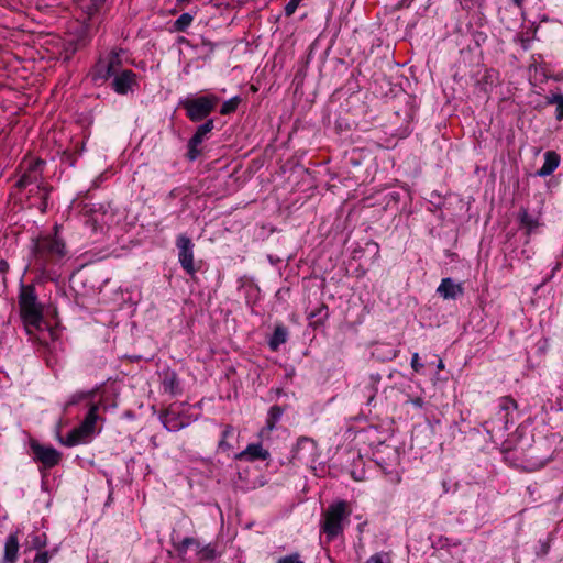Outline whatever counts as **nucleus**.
I'll return each instance as SVG.
<instances>
[{
    "mask_svg": "<svg viewBox=\"0 0 563 563\" xmlns=\"http://www.w3.org/2000/svg\"><path fill=\"white\" fill-rule=\"evenodd\" d=\"M47 543L45 533L33 532L27 537V544L36 550L44 548Z\"/></svg>",
    "mask_w": 563,
    "mask_h": 563,
    "instance_id": "5701e85b",
    "label": "nucleus"
},
{
    "mask_svg": "<svg viewBox=\"0 0 563 563\" xmlns=\"http://www.w3.org/2000/svg\"><path fill=\"white\" fill-rule=\"evenodd\" d=\"M560 155L554 151H548L544 153V163L540 169L536 172L539 177L550 176L560 165Z\"/></svg>",
    "mask_w": 563,
    "mask_h": 563,
    "instance_id": "dca6fc26",
    "label": "nucleus"
},
{
    "mask_svg": "<svg viewBox=\"0 0 563 563\" xmlns=\"http://www.w3.org/2000/svg\"><path fill=\"white\" fill-rule=\"evenodd\" d=\"M437 292L444 299H456L463 295L461 284H455L452 278H443L439 285Z\"/></svg>",
    "mask_w": 563,
    "mask_h": 563,
    "instance_id": "2eb2a0df",
    "label": "nucleus"
},
{
    "mask_svg": "<svg viewBox=\"0 0 563 563\" xmlns=\"http://www.w3.org/2000/svg\"><path fill=\"white\" fill-rule=\"evenodd\" d=\"M269 452L261 443H251L243 451L235 454L234 459L239 461H265L269 457Z\"/></svg>",
    "mask_w": 563,
    "mask_h": 563,
    "instance_id": "ddd939ff",
    "label": "nucleus"
},
{
    "mask_svg": "<svg viewBox=\"0 0 563 563\" xmlns=\"http://www.w3.org/2000/svg\"><path fill=\"white\" fill-rule=\"evenodd\" d=\"M44 165V161L35 159L31 161L16 183L19 189H24L26 186L36 183L41 177V167Z\"/></svg>",
    "mask_w": 563,
    "mask_h": 563,
    "instance_id": "f8f14e48",
    "label": "nucleus"
},
{
    "mask_svg": "<svg viewBox=\"0 0 563 563\" xmlns=\"http://www.w3.org/2000/svg\"><path fill=\"white\" fill-rule=\"evenodd\" d=\"M233 434L234 428L232 426H225L224 430L222 431V437L218 443V449L220 451L227 452L232 448V445L228 442V438L233 437Z\"/></svg>",
    "mask_w": 563,
    "mask_h": 563,
    "instance_id": "b1692460",
    "label": "nucleus"
},
{
    "mask_svg": "<svg viewBox=\"0 0 563 563\" xmlns=\"http://www.w3.org/2000/svg\"><path fill=\"white\" fill-rule=\"evenodd\" d=\"M198 555L200 560H212L216 558V549L207 544L199 550Z\"/></svg>",
    "mask_w": 563,
    "mask_h": 563,
    "instance_id": "c85d7f7f",
    "label": "nucleus"
},
{
    "mask_svg": "<svg viewBox=\"0 0 563 563\" xmlns=\"http://www.w3.org/2000/svg\"><path fill=\"white\" fill-rule=\"evenodd\" d=\"M438 368L439 369H443L444 368V364H443V362L441 360L439 361Z\"/></svg>",
    "mask_w": 563,
    "mask_h": 563,
    "instance_id": "c03bdc74",
    "label": "nucleus"
},
{
    "mask_svg": "<svg viewBox=\"0 0 563 563\" xmlns=\"http://www.w3.org/2000/svg\"><path fill=\"white\" fill-rule=\"evenodd\" d=\"M112 88L119 95H125L135 85V74L130 69H124L113 76Z\"/></svg>",
    "mask_w": 563,
    "mask_h": 563,
    "instance_id": "4468645a",
    "label": "nucleus"
},
{
    "mask_svg": "<svg viewBox=\"0 0 563 563\" xmlns=\"http://www.w3.org/2000/svg\"><path fill=\"white\" fill-rule=\"evenodd\" d=\"M284 413V410L279 406H272L268 410L267 419L264 431H272L275 428L276 422H278Z\"/></svg>",
    "mask_w": 563,
    "mask_h": 563,
    "instance_id": "aec40b11",
    "label": "nucleus"
},
{
    "mask_svg": "<svg viewBox=\"0 0 563 563\" xmlns=\"http://www.w3.org/2000/svg\"><path fill=\"white\" fill-rule=\"evenodd\" d=\"M548 103L556 106L555 118L559 121L563 120V95H552L548 98Z\"/></svg>",
    "mask_w": 563,
    "mask_h": 563,
    "instance_id": "393cba45",
    "label": "nucleus"
},
{
    "mask_svg": "<svg viewBox=\"0 0 563 563\" xmlns=\"http://www.w3.org/2000/svg\"><path fill=\"white\" fill-rule=\"evenodd\" d=\"M51 555L47 551L38 552L34 558V563H48Z\"/></svg>",
    "mask_w": 563,
    "mask_h": 563,
    "instance_id": "c9c22d12",
    "label": "nucleus"
},
{
    "mask_svg": "<svg viewBox=\"0 0 563 563\" xmlns=\"http://www.w3.org/2000/svg\"><path fill=\"white\" fill-rule=\"evenodd\" d=\"M43 190L45 191L44 197H43V199L45 200V199H46V196L48 195V190H47V188H45V187L43 188Z\"/></svg>",
    "mask_w": 563,
    "mask_h": 563,
    "instance_id": "a18cd8bd",
    "label": "nucleus"
},
{
    "mask_svg": "<svg viewBox=\"0 0 563 563\" xmlns=\"http://www.w3.org/2000/svg\"><path fill=\"white\" fill-rule=\"evenodd\" d=\"M277 563H303L299 553L295 552L278 559Z\"/></svg>",
    "mask_w": 563,
    "mask_h": 563,
    "instance_id": "7c9ffc66",
    "label": "nucleus"
},
{
    "mask_svg": "<svg viewBox=\"0 0 563 563\" xmlns=\"http://www.w3.org/2000/svg\"><path fill=\"white\" fill-rule=\"evenodd\" d=\"M548 551H549V545L545 542H542L539 554L545 555L548 553Z\"/></svg>",
    "mask_w": 563,
    "mask_h": 563,
    "instance_id": "a19ab883",
    "label": "nucleus"
},
{
    "mask_svg": "<svg viewBox=\"0 0 563 563\" xmlns=\"http://www.w3.org/2000/svg\"><path fill=\"white\" fill-rule=\"evenodd\" d=\"M496 75H497V73L495 70L490 69V70L486 71L485 78L487 81L489 80L490 82H493L494 79L496 78Z\"/></svg>",
    "mask_w": 563,
    "mask_h": 563,
    "instance_id": "ea45409f",
    "label": "nucleus"
},
{
    "mask_svg": "<svg viewBox=\"0 0 563 563\" xmlns=\"http://www.w3.org/2000/svg\"><path fill=\"white\" fill-rule=\"evenodd\" d=\"M366 563H393L389 553L378 552L371 555Z\"/></svg>",
    "mask_w": 563,
    "mask_h": 563,
    "instance_id": "cd10ccee",
    "label": "nucleus"
},
{
    "mask_svg": "<svg viewBox=\"0 0 563 563\" xmlns=\"http://www.w3.org/2000/svg\"><path fill=\"white\" fill-rule=\"evenodd\" d=\"M517 409V402L511 397L505 396L499 398L497 411L494 417L484 422V429L493 435L496 432H506L509 424H512V412Z\"/></svg>",
    "mask_w": 563,
    "mask_h": 563,
    "instance_id": "20e7f679",
    "label": "nucleus"
},
{
    "mask_svg": "<svg viewBox=\"0 0 563 563\" xmlns=\"http://www.w3.org/2000/svg\"><path fill=\"white\" fill-rule=\"evenodd\" d=\"M240 97L235 96L223 102L220 109V113L225 115L234 112L240 103Z\"/></svg>",
    "mask_w": 563,
    "mask_h": 563,
    "instance_id": "bb28decb",
    "label": "nucleus"
},
{
    "mask_svg": "<svg viewBox=\"0 0 563 563\" xmlns=\"http://www.w3.org/2000/svg\"><path fill=\"white\" fill-rule=\"evenodd\" d=\"M196 540L194 538H185L181 541V550L186 551L190 545L195 544Z\"/></svg>",
    "mask_w": 563,
    "mask_h": 563,
    "instance_id": "58836bf2",
    "label": "nucleus"
},
{
    "mask_svg": "<svg viewBox=\"0 0 563 563\" xmlns=\"http://www.w3.org/2000/svg\"><path fill=\"white\" fill-rule=\"evenodd\" d=\"M519 219L521 224L528 230L529 233L539 225L538 217L530 214L526 209L520 210Z\"/></svg>",
    "mask_w": 563,
    "mask_h": 563,
    "instance_id": "412c9836",
    "label": "nucleus"
},
{
    "mask_svg": "<svg viewBox=\"0 0 563 563\" xmlns=\"http://www.w3.org/2000/svg\"><path fill=\"white\" fill-rule=\"evenodd\" d=\"M328 316V307L325 305H321L316 311L310 313V318H316L317 322H322Z\"/></svg>",
    "mask_w": 563,
    "mask_h": 563,
    "instance_id": "c756f323",
    "label": "nucleus"
},
{
    "mask_svg": "<svg viewBox=\"0 0 563 563\" xmlns=\"http://www.w3.org/2000/svg\"><path fill=\"white\" fill-rule=\"evenodd\" d=\"M163 388L165 391L176 394L178 391V379L174 372L166 373L163 378Z\"/></svg>",
    "mask_w": 563,
    "mask_h": 563,
    "instance_id": "4be33fe9",
    "label": "nucleus"
},
{
    "mask_svg": "<svg viewBox=\"0 0 563 563\" xmlns=\"http://www.w3.org/2000/svg\"><path fill=\"white\" fill-rule=\"evenodd\" d=\"M120 57L115 53L109 54L104 58H100L91 70V80L95 85L104 84L110 77L117 74L120 68Z\"/></svg>",
    "mask_w": 563,
    "mask_h": 563,
    "instance_id": "0eeeda50",
    "label": "nucleus"
},
{
    "mask_svg": "<svg viewBox=\"0 0 563 563\" xmlns=\"http://www.w3.org/2000/svg\"><path fill=\"white\" fill-rule=\"evenodd\" d=\"M397 356V352L394 349H390L388 352V358H394Z\"/></svg>",
    "mask_w": 563,
    "mask_h": 563,
    "instance_id": "79ce46f5",
    "label": "nucleus"
},
{
    "mask_svg": "<svg viewBox=\"0 0 563 563\" xmlns=\"http://www.w3.org/2000/svg\"><path fill=\"white\" fill-rule=\"evenodd\" d=\"M178 249V261L187 274L194 275L196 268L194 265V243L187 235H179L176 240Z\"/></svg>",
    "mask_w": 563,
    "mask_h": 563,
    "instance_id": "6e6552de",
    "label": "nucleus"
},
{
    "mask_svg": "<svg viewBox=\"0 0 563 563\" xmlns=\"http://www.w3.org/2000/svg\"><path fill=\"white\" fill-rule=\"evenodd\" d=\"M198 47L200 48L201 53H205L206 55L212 54L214 49L213 43L207 38H201V42L200 44H198Z\"/></svg>",
    "mask_w": 563,
    "mask_h": 563,
    "instance_id": "2f4dec72",
    "label": "nucleus"
},
{
    "mask_svg": "<svg viewBox=\"0 0 563 563\" xmlns=\"http://www.w3.org/2000/svg\"><path fill=\"white\" fill-rule=\"evenodd\" d=\"M517 7H521L525 0H511Z\"/></svg>",
    "mask_w": 563,
    "mask_h": 563,
    "instance_id": "37998d69",
    "label": "nucleus"
},
{
    "mask_svg": "<svg viewBox=\"0 0 563 563\" xmlns=\"http://www.w3.org/2000/svg\"><path fill=\"white\" fill-rule=\"evenodd\" d=\"M288 332L284 327H276L271 339H269V347L273 351H276L282 344L287 341Z\"/></svg>",
    "mask_w": 563,
    "mask_h": 563,
    "instance_id": "6ab92c4d",
    "label": "nucleus"
},
{
    "mask_svg": "<svg viewBox=\"0 0 563 563\" xmlns=\"http://www.w3.org/2000/svg\"><path fill=\"white\" fill-rule=\"evenodd\" d=\"M407 404H411L413 407L416 408H423L424 406V400L421 398V397H409L408 400L406 401Z\"/></svg>",
    "mask_w": 563,
    "mask_h": 563,
    "instance_id": "e433bc0d",
    "label": "nucleus"
},
{
    "mask_svg": "<svg viewBox=\"0 0 563 563\" xmlns=\"http://www.w3.org/2000/svg\"><path fill=\"white\" fill-rule=\"evenodd\" d=\"M301 0H290L286 5H285V15L286 16H291L297 8L299 7Z\"/></svg>",
    "mask_w": 563,
    "mask_h": 563,
    "instance_id": "473e14b6",
    "label": "nucleus"
},
{
    "mask_svg": "<svg viewBox=\"0 0 563 563\" xmlns=\"http://www.w3.org/2000/svg\"><path fill=\"white\" fill-rule=\"evenodd\" d=\"M19 553V539L16 533L8 536L4 543V553L1 563H15Z\"/></svg>",
    "mask_w": 563,
    "mask_h": 563,
    "instance_id": "f3484780",
    "label": "nucleus"
},
{
    "mask_svg": "<svg viewBox=\"0 0 563 563\" xmlns=\"http://www.w3.org/2000/svg\"><path fill=\"white\" fill-rule=\"evenodd\" d=\"M8 269H9V264L7 263V261L1 260L0 261V278L2 282L3 288H5V273L8 272Z\"/></svg>",
    "mask_w": 563,
    "mask_h": 563,
    "instance_id": "f704fd0d",
    "label": "nucleus"
},
{
    "mask_svg": "<svg viewBox=\"0 0 563 563\" xmlns=\"http://www.w3.org/2000/svg\"><path fill=\"white\" fill-rule=\"evenodd\" d=\"M317 445L309 438H300L292 450V457L298 462L309 464L316 460Z\"/></svg>",
    "mask_w": 563,
    "mask_h": 563,
    "instance_id": "9d476101",
    "label": "nucleus"
},
{
    "mask_svg": "<svg viewBox=\"0 0 563 563\" xmlns=\"http://www.w3.org/2000/svg\"><path fill=\"white\" fill-rule=\"evenodd\" d=\"M99 404H89V410L82 422L73 429L63 443L66 446H75L80 443H86L95 433L96 422L98 420Z\"/></svg>",
    "mask_w": 563,
    "mask_h": 563,
    "instance_id": "39448f33",
    "label": "nucleus"
},
{
    "mask_svg": "<svg viewBox=\"0 0 563 563\" xmlns=\"http://www.w3.org/2000/svg\"><path fill=\"white\" fill-rule=\"evenodd\" d=\"M213 129V120L209 119L205 123L198 126L195 134L191 136V139L188 142V158L189 161H195L199 154L200 151L198 150V146L203 142L206 135Z\"/></svg>",
    "mask_w": 563,
    "mask_h": 563,
    "instance_id": "9b49d317",
    "label": "nucleus"
},
{
    "mask_svg": "<svg viewBox=\"0 0 563 563\" xmlns=\"http://www.w3.org/2000/svg\"><path fill=\"white\" fill-rule=\"evenodd\" d=\"M411 367L416 372H419L423 367V365L419 362V354L418 353H413L412 354Z\"/></svg>",
    "mask_w": 563,
    "mask_h": 563,
    "instance_id": "4c0bfd02",
    "label": "nucleus"
},
{
    "mask_svg": "<svg viewBox=\"0 0 563 563\" xmlns=\"http://www.w3.org/2000/svg\"><path fill=\"white\" fill-rule=\"evenodd\" d=\"M352 508L345 500L332 503L323 512L321 531L330 542L343 533L344 528L350 523Z\"/></svg>",
    "mask_w": 563,
    "mask_h": 563,
    "instance_id": "f03ea898",
    "label": "nucleus"
},
{
    "mask_svg": "<svg viewBox=\"0 0 563 563\" xmlns=\"http://www.w3.org/2000/svg\"><path fill=\"white\" fill-rule=\"evenodd\" d=\"M218 101V97L208 95L185 100L181 102V106L186 109L187 117L191 121L198 122L207 118L213 111Z\"/></svg>",
    "mask_w": 563,
    "mask_h": 563,
    "instance_id": "423d86ee",
    "label": "nucleus"
},
{
    "mask_svg": "<svg viewBox=\"0 0 563 563\" xmlns=\"http://www.w3.org/2000/svg\"><path fill=\"white\" fill-rule=\"evenodd\" d=\"M194 18L189 13H183L174 23V27L178 32H184L192 22Z\"/></svg>",
    "mask_w": 563,
    "mask_h": 563,
    "instance_id": "a878e982",
    "label": "nucleus"
},
{
    "mask_svg": "<svg viewBox=\"0 0 563 563\" xmlns=\"http://www.w3.org/2000/svg\"><path fill=\"white\" fill-rule=\"evenodd\" d=\"M31 450L34 460L42 463L44 467L51 468L60 461V453L51 445H42L36 441L31 442Z\"/></svg>",
    "mask_w": 563,
    "mask_h": 563,
    "instance_id": "1a4fd4ad",
    "label": "nucleus"
},
{
    "mask_svg": "<svg viewBox=\"0 0 563 563\" xmlns=\"http://www.w3.org/2000/svg\"><path fill=\"white\" fill-rule=\"evenodd\" d=\"M106 2L107 0H91V3L88 8V13L93 14L98 12Z\"/></svg>",
    "mask_w": 563,
    "mask_h": 563,
    "instance_id": "72a5a7b5",
    "label": "nucleus"
},
{
    "mask_svg": "<svg viewBox=\"0 0 563 563\" xmlns=\"http://www.w3.org/2000/svg\"><path fill=\"white\" fill-rule=\"evenodd\" d=\"M20 314L29 333L40 329L43 323V305L38 301L34 285H20L19 289Z\"/></svg>",
    "mask_w": 563,
    "mask_h": 563,
    "instance_id": "f257e3e1",
    "label": "nucleus"
},
{
    "mask_svg": "<svg viewBox=\"0 0 563 563\" xmlns=\"http://www.w3.org/2000/svg\"><path fill=\"white\" fill-rule=\"evenodd\" d=\"M96 390L91 389L88 391H77L73 394L64 405V410H68L71 406L77 405L81 401H87V405L93 404L91 400L95 397Z\"/></svg>",
    "mask_w": 563,
    "mask_h": 563,
    "instance_id": "a211bd4d",
    "label": "nucleus"
},
{
    "mask_svg": "<svg viewBox=\"0 0 563 563\" xmlns=\"http://www.w3.org/2000/svg\"><path fill=\"white\" fill-rule=\"evenodd\" d=\"M64 255L65 243L57 236H43L34 243V262L42 272L46 269L49 262L58 260Z\"/></svg>",
    "mask_w": 563,
    "mask_h": 563,
    "instance_id": "7ed1b4c3",
    "label": "nucleus"
}]
</instances>
